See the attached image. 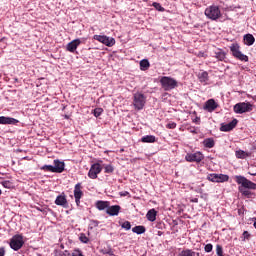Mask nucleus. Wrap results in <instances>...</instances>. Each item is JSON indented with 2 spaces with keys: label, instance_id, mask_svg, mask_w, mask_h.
Masks as SVG:
<instances>
[{
  "label": "nucleus",
  "instance_id": "dca6fc26",
  "mask_svg": "<svg viewBox=\"0 0 256 256\" xmlns=\"http://www.w3.org/2000/svg\"><path fill=\"white\" fill-rule=\"evenodd\" d=\"M121 211V206L119 205H113L108 206V209L106 210L107 215H110V217H117Z\"/></svg>",
  "mask_w": 256,
  "mask_h": 256
},
{
  "label": "nucleus",
  "instance_id": "ddd939ff",
  "mask_svg": "<svg viewBox=\"0 0 256 256\" xmlns=\"http://www.w3.org/2000/svg\"><path fill=\"white\" fill-rule=\"evenodd\" d=\"M219 107V104L215 102V99H209L205 102L203 109L204 111H208V113H213Z\"/></svg>",
  "mask_w": 256,
  "mask_h": 256
},
{
  "label": "nucleus",
  "instance_id": "aec40b11",
  "mask_svg": "<svg viewBox=\"0 0 256 256\" xmlns=\"http://www.w3.org/2000/svg\"><path fill=\"white\" fill-rule=\"evenodd\" d=\"M146 218L148 221H151V223H153L154 221H157V212L155 211V209H150L147 214H146Z\"/></svg>",
  "mask_w": 256,
  "mask_h": 256
},
{
  "label": "nucleus",
  "instance_id": "37998d69",
  "mask_svg": "<svg viewBox=\"0 0 256 256\" xmlns=\"http://www.w3.org/2000/svg\"><path fill=\"white\" fill-rule=\"evenodd\" d=\"M243 237V241H245V239H249L251 237V234H249L248 231H244L242 234Z\"/></svg>",
  "mask_w": 256,
  "mask_h": 256
},
{
  "label": "nucleus",
  "instance_id": "3c124183",
  "mask_svg": "<svg viewBox=\"0 0 256 256\" xmlns=\"http://www.w3.org/2000/svg\"><path fill=\"white\" fill-rule=\"evenodd\" d=\"M64 117H65V119H69V116H67V115H65Z\"/></svg>",
  "mask_w": 256,
  "mask_h": 256
},
{
  "label": "nucleus",
  "instance_id": "f3484780",
  "mask_svg": "<svg viewBox=\"0 0 256 256\" xmlns=\"http://www.w3.org/2000/svg\"><path fill=\"white\" fill-rule=\"evenodd\" d=\"M19 120L11 117L0 116V125H17Z\"/></svg>",
  "mask_w": 256,
  "mask_h": 256
},
{
  "label": "nucleus",
  "instance_id": "a211bd4d",
  "mask_svg": "<svg viewBox=\"0 0 256 256\" xmlns=\"http://www.w3.org/2000/svg\"><path fill=\"white\" fill-rule=\"evenodd\" d=\"M55 205H58L60 207L67 208L68 202H67V196H65L64 193L56 197Z\"/></svg>",
  "mask_w": 256,
  "mask_h": 256
},
{
  "label": "nucleus",
  "instance_id": "72a5a7b5",
  "mask_svg": "<svg viewBox=\"0 0 256 256\" xmlns=\"http://www.w3.org/2000/svg\"><path fill=\"white\" fill-rule=\"evenodd\" d=\"M152 7H154L156 11H161V12L165 11V8H163V6H161L159 2L152 3Z\"/></svg>",
  "mask_w": 256,
  "mask_h": 256
},
{
  "label": "nucleus",
  "instance_id": "39448f33",
  "mask_svg": "<svg viewBox=\"0 0 256 256\" xmlns=\"http://www.w3.org/2000/svg\"><path fill=\"white\" fill-rule=\"evenodd\" d=\"M145 103H147L145 94L137 92L133 95V105L137 111H141L145 107Z\"/></svg>",
  "mask_w": 256,
  "mask_h": 256
},
{
  "label": "nucleus",
  "instance_id": "393cba45",
  "mask_svg": "<svg viewBox=\"0 0 256 256\" xmlns=\"http://www.w3.org/2000/svg\"><path fill=\"white\" fill-rule=\"evenodd\" d=\"M204 147H207V149H213L215 147V140L213 138H206L203 141Z\"/></svg>",
  "mask_w": 256,
  "mask_h": 256
},
{
  "label": "nucleus",
  "instance_id": "1a4fd4ad",
  "mask_svg": "<svg viewBox=\"0 0 256 256\" xmlns=\"http://www.w3.org/2000/svg\"><path fill=\"white\" fill-rule=\"evenodd\" d=\"M101 163H103V160H98L97 163H94L91 165L90 170L88 172V177L90 179H97L99 173L103 171V167H101Z\"/></svg>",
  "mask_w": 256,
  "mask_h": 256
},
{
  "label": "nucleus",
  "instance_id": "6e6552de",
  "mask_svg": "<svg viewBox=\"0 0 256 256\" xmlns=\"http://www.w3.org/2000/svg\"><path fill=\"white\" fill-rule=\"evenodd\" d=\"M251 111H253V105L249 102L237 103L234 106V113H238L239 115H241L243 113H249Z\"/></svg>",
  "mask_w": 256,
  "mask_h": 256
},
{
  "label": "nucleus",
  "instance_id": "c9c22d12",
  "mask_svg": "<svg viewBox=\"0 0 256 256\" xmlns=\"http://www.w3.org/2000/svg\"><path fill=\"white\" fill-rule=\"evenodd\" d=\"M122 229H125L126 231H129L131 229V222L125 221L121 224Z\"/></svg>",
  "mask_w": 256,
  "mask_h": 256
},
{
  "label": "nucleus",
  "instance_id": "a19ab883",
  "mask_svg": "<svg viewBox=\"0 0 256 256\" xmlns=\"http://www.w3.org/2000/svg\"><path fill=\"white\" fill-rule=\"evenodd\" d=\"M177 127V123L175 122H169L167 125H166V128L167 129H175Z\"/></svg>",
  "mask_w": 256,
  "mask_h": 256
},
{
  "label": "nucleus",
  "instance_id": "79ce46f5",
  "mask_svg": "<svg viewBox=\"0 0 256 256\" xmlns=\"http://www.w3.org/2000/svg\"><path fill=\"white\" fill-rule=\"evenodd\" d=\"M71 256V253H69V251H65V252H58L55 254V256Z\"/></svg>",
  "mask_w": 256,
  "mask_h": 256
},
{
  "label": "nucleus",
  "instance_id": "bb28decb",
  "mask_svg": "<svg viewBox=\"0 0 256 256\" xmlns=\"http://www.w3.org/2000/svg\"><path fill=\"white\" fill-rule=\"evenodd\" d=\"M145 231H146L145 226H135L132 228V232L136 233V235H143Z\"/></svg>",
  "mask_w": 256,
  "mask_h": 256
},
{
  "label": "nucleus",
  "instance_id": "4c0bfd02",
  "mask_svg": "<svg viewBox=\"0 0 256 256\" xmlns=\"http://www.w3.org/2000/svg\"><path fill=\"white\" fill-rule=\"evenodd\" d=\"M204 251L206 253H211V251H213V244H206L204 247Z\"/></svg>",
  "mask_w": 256,
  "mask_h": 256
},
{
  "label": "nucleus",
  "instance_id": "412c9836",
  "mask_svg": "<svg viewBox=\"0 0 256 256\" xmlns=\"http://www.w3.org/2000/svg\"><path fill=\"white\" fill-rule=\"evenodd\" d=\"M198 79H199L200 83H207V81H209V73L207 71L199 72Z\"/></svg>",
  "mask_w": 256,
  "mask_h": 256
},
{
  "label": "nucleus",
  "instance_id": "09e8293b",
  "mask_svg": "<svg viewBox=\"0 0 256 256\" xmlns=\"http://www.w3.org/2000/svg\"><path fill=\"white\" fill-rule=\"evenodd\" d=\"M192 203H199V199L198 198H194L191 200Z\"/></svg>",
  "mask_w": 256,
  "mask_h": 256
},
{
  "label": "nucleus",
  "instance_id": "49530a36",
  "mask_svg": "<svg viewBox=\"0 0 256 256\" xmlns=\"http://www.w3.org/2000/svg\"><path fill=\"white\" fill-rule=\"evenodd\" d=\"M121 197H127V195H129V192L125 191L120 193Z\"/></svg>",
  "mask_w": 256,
  "mask_h": 256
},
{
  "label": "nucleus",
  "instance_id": "c756f323",
  "mask_svg": "<svg viewBox=\"0 0 256 256\" xmlns=\"http://www.w3.org/2000/svg\"><path fill=\"white\" fill-rule=\"evenodd\" d=\"M148 67H150L149 60L144 59V60L140 61V69H141L142 71H146V69H147Z\"/></svg>",
  "mask_w": 256,
  "mask_h": 256
},
{
  "label": "nucleus",
  "instance_id": "5701e85b",
  "mask_svg": "<svg viewBox=\"0 0 256 256\" xmlns=\"http://www.w3.org/2000/svg\"><path fill=\"white\" fill-rule=\"evenodd\" d=\"M199 256V252H195L192 249H184L179 253V256Z\"/></svg>",
  "mask_w": 256,
  "mask_h": 256
},
{
  "label": "nucleus",
  "instance_id": "603ef678",
  "mask_svg": "<svg viewBox=\"0 0 256 256\" xmlns=\"http://www.w3.org/2000/svg\"><path fill=\"white\" fill-rule=\"evenodd\" d=\"M2 193H3V191H1V189H0V195H2Z\"/></svg>",
  "mask_w": 256,
  "mask_h": 256
},
{
  "label": "nucleus",
  "instance_id": "9b49d317",
  "mask_svg": "<svg viewBox=\"0 0 256 256\" xmlns=\"http://www.w3.org/2000/svg\"><path fill=\"white\" fill-rule=\"evenodd\" d=\"M93 39L95 41H99V43H102L103 45H106V47H113V45H115V38L105 35H94Z\"/></svg>",
  "mask_w": 256,
  "mask_h": 256
},
{
  "label": "nucleus",
  "instance_id": "f704fd0d",
  "mask_svg": "<svg viewBox=\"0 0 256 256\" xmlns=\"http://www.w3.org/2000/svg\"><path fill=\"white\" fill-rule=\"evenodd\" d=\"M103 113V108H96L93 110L94 117H101Z\"/></svg>",
  "mask_w": 256,
  "mask_h": 256
},
{
  "label": "nucleus",
  "instance_id": "e433bc0d",
  "mask_svg": "<svg viewBox=\"0 0 256 256\" xmlns=\"http://www.w3.org/2000/svg\"><path fill=\"white\" fill-rule=\"evenodd\" d=\"M79 239L81 243H89V237L85 233H81Z\"/></svg>",
  "mask_w": 256,
  "mask_h": 256
},
{
  "label": "nucleus",
  "instance_id": "8fccbe9b",
  "mask_svg": "<svg viewBox=\"0 0 256 256\" xmlns=\"http://www.w3.org/2000/svg\"><path fill=\"white\" fill-rule=\"evenodd\" d=\"M249 175H252L253 177H255L256 176V173L255 172H249Z\"/></svg>",
  "mask_w": 256,
  "mask_h": 256
},
{
  "label": "nucleus",
  "instance_id": "423d86ee",
  "mask_svg": "<svg viewBox=\"0 0 256 256\" xmlns=\"http://www.w3.org/2000/svg\"><path fill=\"white\" fill-rule=\"evenodd\" d=\"M160 83L164 91H171L177 87V80L169 76H164L160 79Z\"/></svg>",
  "mask_w": 256,
  "mask_h": 256
},
{
  "label": "nucleus",
  "instance_id": "c85d7f7f",
  "mask_svg": "<svg viewBox=\"0 0 256 256\" xmlns=\"http://www.w3.org/2000/svg\"><path fill=\"white\" fill-rule=\"evenodd\" d=\"M215 57L218 59V61H224L226 54L222 50H219L218 52H215Z\"/></svg>",
  "mask_w": 256,
  "mask_h": 256
},
{
  "label": "nucleus",
  "instance_id": "6ab92c4d",
  "mask_svg": "<svg viewBox=\"0 0 256 256\" xmlns=\"http://www.w3.org/2000/svg\"><path fill=\"white\" fill-rule=\"evenodd\" d=\"M109 205V201L98 200L96 202V209H98V211H105V209L107 210L109 208Z\"/></svg>",
  "mask_w": 256,
  "mask_h": 256
},
{
  "label": "nucleus",
  "instance_id": "a878e982",
  "mask_svg": "<svg viewBox=\"0 0 256 256\" xmlns=\"http://www.w3.org/2000/svg\"><path fill=\"white\" fill-rule=\"evenodd\" d=\"M244 41L246 45L251 46L255 43V37L252 34H246L244 35Z\"/></svg>",
  "mask_w": 256,
  "mask_h": 256
},
{
  "label": "nucleus",
  "instance_id": "473e14b6",
  "mask_svg": "<svg viewBox=\"0 0 256 256\" xmlns=\"http://www.w3.org/2000/svg\"><path fill=\"white\" fill-rule=\"evenodd\" d=\"M104 167V173H113L115 171V167L113 165L108 164V165H103Z\"/></svg>",
  "mask_w": 256,
  "mask_h": 256
},
{
  "label": "nucleus",
  "instance_id": "c03bdc74",
  "mask_svg": "<svg viewBox=\"0 0 256 256\" xmlns=\"http://www.w3.org/2000/svg\"><path fill=\"white\" fill-rule=\"evenodd\" d=\"M189 131H190V133H193L194 135H197V129L190 128Z\"/></svg>",
  "mask_w": 256,
  "mask_h": 256
},
{
  "label": "nucleus",
  "instance_id": "2f4dec72",
  "mask_svg": "<svg viewBox=\"0 0 256 256\" xmlns=\"http://www.w3.org/2000/svg\"><path fill=\"white\" fill-rule=\"evenodd\" d=\"M2 187H4L5 189H12L13 188V182L9 181V180H3L1 182Z\"/></svg>",
  "mask_w": 256,
  "mask_h": 256
},
{
  "label": "nucleus",
  "instance_id": "f03ea898",
  "mask_svg": "<svg viewBox=\"0 0 256 256\" xmlns=\"http://www.w3.org/2000/svg\"><path fill=\"white\" fill-rule=\"evenodd\" d=\"M40 169L41 171H48L49 173H63V171H65V162L56 159L54 160V166L44 165Z\"/></svg>",
  "mask_w": 256,
  "mask_h": 256
},
{
  "label": "nucleus",
  "instance_id": "7c9ffc66",
  "mask_svg": "<svg viewBox=\"0 0 256 256\" xmlns=\"http://www.w3.org/2000/svg\"><path fill=\"white\" fill-rule=\"evenodd\" d=\"M218 176H219V174H215V173L208 174L207 180L211 181L212 183H217L218 182Z\"/></svg>",
  "mask_w": 256,
  "mask_h": 256
},
{
  "label": "nucleus",
  "instance_id": "f8f14e48",
  "mask_svg": "<svg viewBox=\"0 0 256 256\" xmlns=\"http://www.w3.org/2000/svg\"><path fill=\"white\" fill-rule=\"evenodd\" d=\"M83 186H81V183H77L74 187V199L76 205L79 207L81 205V199L83 198Z\"/></svg>",
  "mask_w": 256,
  "mask_h": 256
},
{
  "label": "nucleus",
  "instance_id": "4be33fe9",
  "mask_svg": "<svg viewBox=\"0 0 256 256\" xmlns=\"http://www.w3.org/2000/svg\"><path fill=\"white\" fill-rule=\"evenodd\" d=\"M237 159H247V157H251V152H245L243 150H238L235 152Z\"/></svg>",
  "mask_w": 256,
  "mask_h": 256
},
{
  "label": "nucleus",
  "instance_id": "20e7f679",
  "mask_svg": "<svg viewBox=\"0 0 256 256\" xmlns=\"http://www.w3.org/2000/svg\"><path fill=\"white\" fill-rule=\"evenodd\" d=\"M230 51L235 59H238V61H244L247 63L249 61V56L241 53V47L239 44L234 43L230 46Z\"/></svg>",
  "mask_w": 256,
  "mask_h": 256
},
{
  "label": "nucleus",
  "instance_id": "9d476101",
  "mask_svg": "<svg viewBox=\"0 0 256 256\" xmlns=\"http://www.w3.org/2000/svg\"><path fill=\"white\" fill-rule=\"evenodd\" d=\"M205 159V155L201 153L200 151H197L195 153H187L185 156V160L188 163H201Z\"/></svg>",
  "mask_w": 256,
  "mask_h": 256
},
{
  "label": "nucleus",
  "instance_id": "a18cd8bd",
  "mask_svg": "<svg viewBox=\"0 0 256 256\" xmlns=\"http://www.w3.org/2000/svg\"><path fill=\"white\" fill-rule=\"evenodd\" d=\"M0 256H5V248H0Z\"/></svg>",
  "mask_w": 256,
  "mask_h": 256
},
{
  "label": "nucleus",
  "instance_id": "ea45409f",
  "mask_svg": "<svg viewBox=\"0 0 256 256\" xmlns=\"http://www.w3.org/2000/svg\"><path fill=\"white\" fill-rule=\"evenodd\" d=\"M71 256H85V255H83V252L81 250L75 249L73 250Z\"/></svg>",
  "mask_w": 256,
  "mask_h": 256
},
{
  "label": "nucleus",
  "instance_id": "4468645a",
  "mask_svg": "<svg viewBox=\"0 0 256 256\" xmlns=\"http://www.w3.org/2000/svg\"><path fill=\"white\" fill-rule=\"evenodd\" d=\"M237 119H233L231 122L227 123V124H222L220 127V131H223L225 133L229 132V131H233V129H235V127H237Z\"/></svg>",
  "mask_w": 256,
  "mask_h": 256
},
{
  "label": "nucleus",
  "instance_id": "cd10ccee",
  "mask_svg": "<svg viewBox=\"0 0 256 256\" xmlns=\"http://www.w3.org/2000/svg\"><path fill=\"white\" fill-rule=\"evenodd\" d=\"M227 181H229V175L218 174V182L217 183H227Z\"/></svg>",
  "mask_w": 256,
  "mask_h": 256
},
{
  "label": "nucleus",
  "instance_id": "2eb2a0df",
  "mask_svg": "<svg viewBox=\"0 0 256 256\" xmlns=\"http://www.w3.org/2000/svg\"><path fill=\"white\" fill-rule=\"evenodd\" d=\"M79 45H81V39L72 40L70 43L67 44L66 50L69 51L70 53H75Z\"/></svg>",
  "mask_w": 256,
  "mask_h": 256
},
{
  "label": "nucleus",
  "instance_id": "de8ad7c7",
  "mask_svg": "<svg viewBox=\"0 0 256 256\" xmlns=\"http://www.w3.org/2000/svg\"><path fill=\"white\" fill-rule=\"evenodd\" d=\"M200 121H201V118L196 117V118L193 120V123H199Z\"/></svg>",
  "mask_w": 256,
  "mask_h": 256
},
{
  "label": "nucleus",
  "instance_id": "f257e3e1",
  "mask_svg": "<svg viewBox=\"0 0 256 256\" xmlns=\"http://www.w3.org/2000/svg\"><path fill=\"white\" fill-rule=\"evenodd\" d=\"M234 179L238 185V191L244 195V197H251L252 193L251 191L247 189H252L253 191L256 190V184L254 182H251V180L247 179L245 176H234Z\"/></svg>",
  "mask_w": 256,
  "mask_h": 256
},
{
  "label": "nucleus",
  "instance_id": "58836bf2",
  "mask_svg": "<svg viewBox=\"0 0 256 256\" xmlns=\"http://www.w3.org/2000/svg\"><path fill=\"white\" fill-rule=\"evenodd\" d=\"M216 253L218 256H224L223 255V247L221 245L216 246Z\"/></svg>",
  "mask_w": 256,
  "mask_h": 256
},
{
  "label": "nucleus",
  "instance_id": "b1692460",
  "mask_svg": "<svg viewBox=\"0 0 256 256\" xmlns=\"http://www.w3.org/2000/svg\"><path fill=\"white\" fill-rule=\"evenodd\" d=\"M157 138L153 135H146L141 138L142 143H155Z\"/></svg>",
  "mask_w": 256,
  "mask_h": 256
},
{
  "label": "nucleus",
  "instance_id": "0eeeda50",
  "mask_svg": "<svg viewBox=\"0 0 256 256\" xmlns=\"http://www.w3.org/2000/svg\"><path fill=\"white\" fill-rule=\"evenodd\" d=\"M25 245V240H23V235L16 234L10 239V247L13 251H19Z\"/></svg>",
  "mask_w": 256,
  "mask_h": 256
},
{
  "label": "nucleus",
  "instance_id": "7ed1b4c3",
  "mask_svg": "<svg viewBox=\"0 0 256 256\" xmlns=\"http://www.w3.org/2000/svg\"><path fill=\"white\" fill-rule=\"evenodd\" d=\"M204 15L211 21H217L222 17L221 9L217 5L208 6L204 11Z\"/></svg>",
  "mask_w": 256,
  "mask_h": 256
}]
</instances>
